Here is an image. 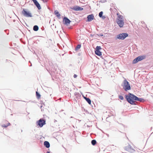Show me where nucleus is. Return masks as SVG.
<instances>
[{"mask_svg": "<svg viewBox=\"0 0 153 153\" xmlns=\"http://www.w3.org/2000/svg\"><path fill=\"white\" fill-rule=\"evenodd\" d=\"M47 153H50L49 152H47Z\"/></svg>", "mask_w": 153, "mask_h": 153, "instance_id": "27", "label": "nucleus"}, {"mask_svg": "<svg viewBox=\"0 0 153 153\" xmlns=\"http://www.w3.org/2000/svg\"><path fill=\"white\" fill-rule=\"evenodd\" d=\"M101 49L100 46H97L96 48V50L95 51V53L98 56H100L102 55L101 52L100 51V50Z\"/></svg>", "mask_w": 153, "mask_h": 153, "instance_id": "7", "label": "nucleus"}, {"mask_svg": "<svg viewBox=\"0 0 153 153\" xmlns=\"http://www.w3.org/2000/svg\"><path fill=\"white\" fill-rule=\"evenodd\" d=\"M81 46L80 45H78L76 48V50H77L78 49H79L80 48Z\"/></svg>", "mask_w": 153, "mask_h": 153, "instance_id": "23", "label": "nucleus"}, {"mask_svg": "<svg viewBox=\"0 0 153 153\" xmlns=\"http://www.w3.org/2000/svg\"><path fill=\"white\" fill-rule=\"evenodd\" d=\"M36 94L37 98L38 99H39L41 97L40 95L37 91L36 92Z\"/></svg>", "mask_w": 153, "mask_h": 153, "instance_id": "21", "label": "nucleus"}, {"mask_svg": "<svg viewBox=\"0 0 153 153\" xmlns=\"http://www.w3.org/2000/svg\"><path fill=\"white\" fill-rule=\"evenodd\" d=\"M91 143L93 145H94L96 144L97 142L95 140H93L91 141Z\"/></svg>", "mask_w": 153, "mask_h": 153, "instance_id": "22", "label": "nucleus"}, {"mask_svg": "<svg viewBox=\"0 0 153 153\" xmlns=\"http://www.w3.org/2000/svg\"><path fill=\"white\" fill-rule=\"evenodd\" d=\"M44 145L47 148H48L50 146L49 143L47 141H45L44 142Z\"/></svg>", "mask_w": 153, "mask_h": 153, "instance_id": "14", "label": "nucleus"}, {"mask_svg": "<svg viewBox=\"0 0 153 153\" xmlns=\"http://www.w3.org/2000/svg\"><path fill=\"white\" fill-rule=\"evenodd\" d=\"M117 16L116 19L117 23L120 27H122L124 23V18L118 13L117 14Z\"/></svg>", "mask_w": 153, "mask_h": 153, "instance_id": "2", "label": "nucleus"}, {"mask_svg": "<svg viewBox=\"0 0 153 153\" xmlns=\"http://www.w3.org/2000/svg\"><path fill=\"white\" fill-rule=\"evenodd\" d=\"M32 1L39 10L41 9V7L39 4L36 0H32Z\"/></svg>", "mask_w": 153, "mask_h": 153, "instance_id": "9", "label": "nucleus"}, {"mask_svg": "<svg viewBox=\"0 0 153 153\" xmlns=\"http://www.w3.org/2000/svg\"><path fill=\"white\" fill-rule=\"evenodd\" d=\"M137 58L139 61H140L143 59L144 58V57L143 56H140L137 57Z\"/></svg>", "mask_w": 153, "mask_h": 153, "instance_id": "17", "label": "nucleus"}, {"mask_svg": "<svg viewBox=\"0 0 153 153\" xmlns=\"http://www.w3.org/2000/svg\"><path fill=\"white\" fill-rule=\"evenodd\" d=\"M4 122L5 123V124L2 125V127L6 128L10 125V123L7 121H5Z\"/></svg>", "mask_w": 153, "mask_h": 153, "instance_id": "13", "label": "nucleus"}, {"mask_svg": "<svg viewBox=\"0 0 153 153\" xmlns=\"http://www.w3.org/2000/svg\"><path fill=\"white\" fill-rule=\"evenodd\" d=\"M72 9L75 11L82 10H83V8L79 6H75Z\"/></svg>", "mask_w": 153, "mask_h": 153, "instance_id": "8", "label": "nucleus"}, {"mask_svg": "<svg viewBox=\"0 0 153 153\" xmlns=\"http://www.w3.org/2000/svg\"><path fill=\"white\" fill-rule=\"evenodd\" d=\"M128 34L126 33H121L117 36V38L118 39H125L126 37L128 36Z\"/></svg>", "mask_w": 153, "mask_h": 153, "instance_id": "6", "label": "nucleus"}, {"mask_svg": "<svg viewBox=\"0 0 153 153\" xmlns=\"http://www.w3.org/2000/svg\"><path fill=\"white\" fill-rule=\"evenodd\" d=\"M22 13L23 16L26 17H31L32 16L30 12L28 11L26 9H24L22 11Z\"/></svg>", "mask_w": 153, "mask_h": 153, "instance_id": "4", "label": "nucleus"}, {"mask_svg": "<svg viewBox=\"0 0 153 153\" xmlns=\"http://www.w3.org/2000/svg\"><path fill=\"white\" fill-rule=\"evenodd\" d=\"M94 17L93 14L90 15L88 16V21L90 22L94 19Z\"/></svg>", "mask_w": 153, "mask_h": 153, "instance_id": "10", "label": "nucleus"}, {"mask_svg": "<svg viewBox=\"0 0 153 153\" xmlns=\"http://www.w3.org/2000/svg\"><path fill=\"white\" fill-rule=\"evenodd\" d=\"M125 98L128 102L132 105H135L136 99L137 97L131 93H129L128 95H125Z\"/></svg>", "mask_w": 153, "mask_h": 153, "instance_id": "1", "label": "nucleus"}, {"mask_svg": "<svg viewBox=\"0 0 153 153\" xmlns=\"http://www.w3.org/2000/svg\"><path fill=\"white\" fill-rule=\"evenodd\" d=\"M122 86L123 87V88L126 91H127L131 89V87L130 84L125 79L123 81Z\"/></svg>", "mask_w": 153, "mask_h": 153, "instance_id": "3", "label": "nucleus"}, {"mask_svg": "<svg viewBox=\"0 0 153 153\" xmlns=\"http://www.w3.org/2000/svg\"><path fill=\"white\" fill-rule=\"evenodd\" d=\"M84 98L89 104H91V101L89 98H87L85 97H84Z\"/></svg>", "mask_w": 153, "mask_h": 153, "instance_id": "18", "label": "nucleus"}, {"mask_svg": "<svg viewBox=\"0 0 153 153\" xmlns=\"http://www.w3.org/2000/svg\"><path fill=\"white\" fill-rule=\"evenodd\" d=\"M63 21L65 22V23L66 24H69L71 22L68 18L66 17H65L63 19Z\"/></svg>", "mask_w": 153, "mask_h": 153, "instance_id": "12", "label": "nucleus"}, {"mask_svg": "<svg viewBox=\"0 0 153 153\" xmlns=\"http://www.w3.org/2000/svg\"><path fill=\"white\" fill-rule=\"evenodd\" d=\"M119 98L121 100H123L124 99V98L122 96H119Z\"/></svg>", "mask_w": 153, "mask_h": 153, "instance_id": "25", "label": "nucleus"}, {"mask_svg": "<svg viewBox=\"0 0 153 153\" xmlns=\"http://www.w3.org/2000/svg\"><path fill=\"white\" fill-rule=\"evenodd\" d=\"M103 35H101V36H102Z\"/></svg>", "mask_w": 153, "mask_h": 153, "instance_id": "28", "label": "nucleus"}, {"mask_svg": "<svg viewBox=\"0 0 153 153\" xmlns=\"http://www.w3.org/2000/svg\"><path fill=\"white\" fill-rule=\"evenodd\" d=\"M103 13L102 11H101L99 13V15L100 17H102Z\"/></svg>", "mask_w": 153, "mask_h": 153, "instance_id": "24", "label": "nucleus"}, {"mask_svg": "<svg viewBox=\"0 0 153 153\" xmlns=\"http://www.w3.org/2000/svg\"><path fill=\"white\" fill-rule=\"evenodd\" d=\"M135 98H136V101H139L141 102H143L144 101V99L142 98H139L137 97H135Z\"/></svg>", "mask_w": 153, "mask_h": 153, "instance_id": "15", "label": "nucleus"}, {"mask_svg": "<svg viewBox=\"0 0 153 153\" xmlns=\"http://www.w3.org/2000/svg\"><path fill=\"white\" fill-rule=\"evenodd\" d=\"M125 149L127 151L130 152L131 151L132 149H131V147L129 145H128L127 146H126L125 148Z\"/></svg>", "mask_w": 153, "mask_h": 153, "instance_id": "11", "label": "nucleus"}, {"mask_svg": "<svg viewBox=\"0 0 153 153\" xmlns=\"http://www.w3.org/2000/svg\"><path fill=\"white\" fill-rule=\"evenodd\" d=\"M45 124V121L42 119H40L36 122L37 125L39 126L40 127H42Z\"/></svg>", "mask_w": 153, "mask_h": 153, "instance_id": "5", "label": "nucleus"}, {"mask_svg": "<svg viewBox=\"0 0 153 153\" xmlns=\"http://www.w3.org/2000/svg\"><path fill=\"white\" fill-rule=\"evenodd\" d=\"M74 78H75L77 77V75L76 74H74Z\"/></svg>", "mask_w": 153, "mask_h": 153, "instance_id": "26", "label": "nucleus"}, {"mask_svg": "<svg viewBox=\"0 0 153 153\" xmlns=\"http://www.w3.org/2000/svg\"><path fill=\"white\" fill-rule=\"evenodd\" d=\"M54 13L58 17H59L60 16V14L57 10H56L54 11Z\"/></svg>", "mask_w": 153, "mask_h": 153, "instance_id": "16", "label": "nucleus"}, {"mask_svg": "<svg viewBox=\"0 0 153 153\" xmlns=\"http://www.w3.org/2000/svg\"><path fill=\"white\" fill-rule=\"evenodd\" d=\"M39 29V27L37 25H35L33 27V30L35 31H37Z\"/></svg>", "mask_w": 153, "mask_h": 153, "instance_id": "19", "label": "nucleus"}, {"mask_svg": "<svg viewBox=\"0 0 153 153\" xmlns=\"http://www.w3.org/2000/svg\"><path fill=\"white\" fill-rule=\"evenodd\" d=\"M138 61H139L138 60V59H137V57L135 59H134L133 62V64H135L137 63V62H138Z\"/></svg>", "mask_w": 153, "mask_h": 153, "instance_id": "20", "label": "nucleus"}]
</instances>
